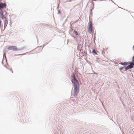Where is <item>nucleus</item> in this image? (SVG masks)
I'll use <instances>...</instances> for the list:
<instances>
[{
    "label": "nucleus",
    "instance_id": "nucleus-1",
    "mask_svg": "<svg viewBox=\"0 0 134 134\" xmlns=\"http://www.w3.org/2000/svg\"><path fill=\"white\" fill-rule=\"evenodd\" d=\"M71 81L74 87H79V83L78 81L76 79L74 74L73 73L71 76Z\"/></svg>",
    "mask_w": 134,
    "mask_h": 134
},
{
    "label": "nucleus",
    "instance_id": "nucleus-2",
    "mask_svg": "<svg viewBox=\"0 0 134 134\" xmlns=\"http://www.w3.org/2000/svg\"><path fill=\"white\" fill-rule=\"evenodd\" d=\"M129 64L130 65L127 66L126 68V70H128L133 68L134 66V61L132 60V62H130Z\"/></svg>",
    "mask_w": 134,
    "mask_h": 134
},
{
    "label": "nucleus",
    "instance_id": "nucleus-3",
    "mask_svg": "<svg viewBox=\"0 0 134 134\" xmlns=\"http://www.w3.org/2000/svg\"><path fill=\"white\" fill-rule=\"evenodd\" d=\"M79 91V87H74V96H76Z\"/></svg>",
    "mask_w": 134,
    "mask_h": 134
},
{
    "label": "nucleus",
    "instance_id": "nucleus-4",
    "mask_svg": "<svg viewBox=\"0 0 134 134\" xmlns=\"http://www.w3.org/2000/svg\"><path fill=\"white\" fill-rule=\"evenodd\" d=\"M9 50L13 51H17L18 49L17 47L15 46H9L8 48Z\"/></svg>",
    "mask_w": 134,
    "mask_h": 134
},
{
    "label": "nucleus",
    "instance_id": "nucleus-5",
    "mask_svg": "<svg viewBox=\"0 0 134 134\" xmlns=\"http://www.w3.org/2000/svg\"><path fill=\"white\" fill-rule=\"evenodd\" d=\"M92 31V22L90 21L88 27V31L89 33H91Z\"/></svg>",
    "mask_w": 134,
    "mask_h": 134
},
{
    "label": "nucleus",
    "instance_id": "nucleus-6",
    "mask_svg": "<svg viewBox=\"0 0 134 134\" xmlns=\"http://www.w3.org/2000/svg\"><path fill=\"white\" fill-rule=\"evenodd\" d=\"M6 6V4L5 3H0V9H1L4 7L5 8Z\"/></svg>",
    "mask_w": 134,
    "mask_h": 134
},
{
    "label": "nucleus",
    "instance_id": "nucleus-7",
    "mask_svg": "<svg viewBox=\"0 0 134 134\" xmlns=\"http://www.w3.org/2000/svg\"><path fill=\"white\" fill-rule=\"evenodd\" d=\"M130 62H124V63H120V64L122 65H127L129 64Z\"/></svg>",
    "mask_w": 134,
    "mask_h": 134
},
{
    "label": "nucleus",
    "instance_id": "nucleus-8",
    "mask_svg": "<svg viewBox=\"0 0 134 134\" xmlns=\"http://www.w3.org/2000/svg\"><path fill=\"white\" fill-rule=\"evenodd\" d=\"M92 52L93 53H94L96 54H97V53L96 52L95 50H93L92 51Z\"/></svg>",
    "mask_w": 134,
    "mask_h": 134
},
{
    "label": "nucleus",
    "instance_id": "nucleus-9",
    "mask_svg": "<svg viewBox=\"0 0 134 134\" xmlns=\"http://www.w3.org/2000/svg\"><path fill=\"white\" fill-rule=\"evenodd\" d=\"M74 32L75 34H76V35H78V33L77 31H76L75 30H74Z\"/></svg>",
    "mask_w": 134,
    "mask_h": 134
},
{
    "label": "nucleus",
    "instance_id": "nucleus-10",
    "mask_svg": "<svg viewBox=\"0 0 134 134\" xmlns=\"http://www.w3.org/2000/svg\"><path fill=\"white\" fill-rule=\"evenodd\" d=\"M9 70H10V71H11V72L12 73H13V70H12V69H10Z\"/></svg>",
    "mask_w": 134,
    "mask_h": 134
},
{
    "label": "nucleus",
    "instance_id": "nucleus-11",
    "mask_svg": "<svg viewBox=\"0 0 134 134\" xmlns=\"http://www.w3.org/2000/svg\"><path fill=\"white\" fill-rule=\"evenodd\" d=\"M132 60L134 61V56H133V57L132 58Z\"/></svg>",
    "mask_w": 134,
    "mask_h": 134
}]
</instances>
